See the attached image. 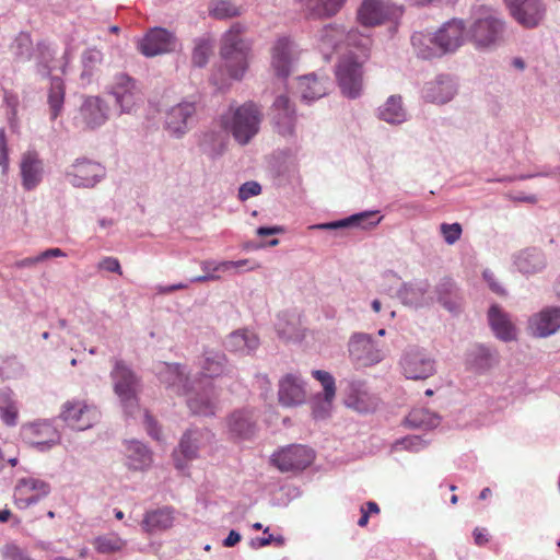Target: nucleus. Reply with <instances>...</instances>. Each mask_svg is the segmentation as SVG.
Segmentation results:
<instances>
[{
  "instance_id": "obj_1",
  "label": "nucleus",
  "mask_w": 560,
  "mask_h": 560,
  "mask_svg": "<svg viewBox=\"0 0 560 560\" xmlns=\"http://www.w3.org/2000/svg\"><path fill=\"white\" fill-rule=\"evenodd\" d=\"M245 26L234 23L222 36L220 56L232 79L241 80L248 68L252 42L244 36Z\"/></svg>"
},
{
  "instance_id": "obj_2",
  "label": "nucleus",
  "mask_w": 560,
  "mask_h": 560,
  "mask_svg": "<svg viewBox=\"0 0 560 560\" xmlns=\"http://www.w3.org/2000/svg\"><path fill=\"white\" fill-rule=\"evenodd\" d=\"M261 119L258 105L246 102L238 106H230L221 116V126L238 144L246 145L259 132Z\"/></svg>"
},
{
  "instance_id": "obj_3",
  "label": "nucleus",
  "mask_w": 560,
  "mask_h": 560,
  "mask_svg": "<svg viewBox=\"0 0 560 560\" xmlns=\"http://www.w3.org/2000/svg\"><path fill=\"white\" fill-rule=\"evenodd\" d=\"M505 22L500 13L488 5L475 9L474 22L469 27V37L477 48L495 47L503 38Z\"/></svg>"
},
{
  "instance_id": "obj_4",
  "label": "nucleus",
  "mask_w": 560,
  "mask_h": 560,
  "mask_svg": "<svg viewBox=\"0 0 560 560\" xmlns=\"http://www.w3.org/2000/svg\"><path fill=\"white\" fill-rule=\"evenodd\" d=\"M114 392L118 396L125 412L129 416L138 410V393L141 387L140 378L122 360L116 359L110 372Z\"/></svg>"
},
{
  "instance_id": "obj_5",
  "label": "nucleus",
  "mask_w": 560,
  "mask_h": 560,
  "mask_svg": "<svg viewBox=\"0 0 560 560\" xmlns=\"http://www.w3.org/2000/svg\"><path fill=\"white\" fill-rule=\"evenodd\" d=\"M107 93L114 98L119 116L136 113L143 102L137 80L124 72L114 75Z\"/></svg>"
},
{
  "instance_id": "obj_6",
  "label": "nucleus",
  "mask_w": 560,
  "mask_h": 560,
  "mask_svg": "<svg viewBox=\"0 0 560 560\" xmlns=\"http://www.w3.org/2000/svg\"><path fill=\"white\" fill-rule=\"evenodd\" d=\"M350 361L357 368H369L382 362L386 355L384 345L366 332H354L348 341Z\"/></svg>"
},
{
  "instance_id": "obj_7",
  "label": "nucleus",
  "mask_w": 560,
  "mask_h": 560,
  "mask_svg": "<svg viewBox=\"0 0 560 560\" xmlns=\"http://www.w3.org/2000/svg\"><path fill=\"white\" fill-rule=\"evenodd\" d=\"M399 366L408 380L423 381L436 373V362L431 353L421 347L409 346L401 353Z\"/></svg>"
},
{
  "instance_id": "obj_8",
  "label": "nucleus",
  "mask_w": 560,
  "mask_h": 560,
  "mask_svg": "<svg viewBox=\"0 0 560 560\" xmlns=\"http://www.w3.org/2000/svg\"><path fill=\"white\" fill-rule=\"evenodd\" d=\"M106 167L85 156L75 159L65 171V178L74 188L91 189L106 177Z\"/></svg>"
},
{
  "instance_id": "obj_9",
  "label": "nucleus",
  "mask_w": 560,
  "mask_h": 560,
  "mask_svg": "<svg viewBox=\"0 0 560 560\" xmlns=\"http://www.w3.org/2000/svg\"><path fill=\"white\" fill-rule=\"evenodd\" d=\"M402 14V5L388 1L364 0L358 11V19L364 26H376L385 22L397 23Z\"/></svg>"
},
{
  "instance_id": "obj_10",
  "label": "nucleus",
  "mask_w": 560,
  "mask_h": 560,
  "mask_svg": "<svg viewBox=\"0 0 560 560\" xmlns=\"http://www.w3.org/2000/svg\"><path fill=\"white\" fill-rule=\"evenodd\" d=\"M189 387L187 407L191 413L197 416H214L217 410V392L211 381L195 380Z\"/></svg>"
},
{
  "instance_id": "obj_11",
  "label": "nucleus",
  "mask_w": 560,
  "mask_h": 560,
  "mask_svg": "<svg viewBox=\"0 0 560 560\" xmlns=\"http://www.w3.org/2000/svg\"><path fill=\"white\" fill-rule=\"evenodd\" d=\"M109 105L100 96H85L73 124L80 129H96L109 119Z\"/></svg>"
},
{
  "instance_id": "obj_12",
  "label": "nucleus",
  "mask_w": 560,
  "mask_h": 560,
  "mask_svg": "<svg viewBox=\"0 0 560 560\" xmlns=\"http://www.w3.org/2000/svg\"><path fill=\"white\" fill-rule=\"evenodd\" d=\"M511 16L525 28L539 26L547 13L544 0H505Z\"/></svg>"
},
{
  "instance_id": "obj_13",
  "label": "nucleus",
  "mask_w": 560,
  "mask_h": 560,
  "mask_svg": "<svg viewBox=\"0 0 560 560\" xmlns=\"http://www.w3.org/2000/svg\"><path fill=\"white\" fill-rule=\"evenodd\" d=\"M23 439L39 452H46L60 443L61 435L49 420H38L22 427Z\"/></svg>"
},
{
  "instance_id": "obj_14",
  "label": "nucleus",
  "mask_w": 560,
  "mask_h": 560,
  "mask_svg": "<svg viewBox=\"0 0 560 560\" xmlns=\"http://www.w3.org/2000/svg\"><path fill=\"white\" fill-rule=\"evenodd\" d=\"M50 491V485L43 479L35 477L20 478L14 487V503L20 510H25L37 504Z\"/></svg>"
},
{
  "instance_id": "obj_15",
  "label": "nucleus",
  "mask_w": 560,
  "mask_h": 560,
  "mask_svg": "<svg viewBox=\"0 0 560 560\" xmlns=\"http://www.w3.org/2000/svg\"><path fill=\"white\" fill-rule=\"evenodd\" d=\"M299 59L296 45L288 37H280L271 48V67L280 79H287Z\"/></svg>"
},
{
  "instance_id": "obj_16",
  "label": "nucleus",
  "mask_w": 560,
  "mask_h": 560,
  "mask_svg": "<svg viewBox=\"0 0 560 560\" xmlns=\"http://www.w3.org/2000/svg\"><path fill=\"white\" fill-rule=\"evenodd\" d=\"M314 460V452L304 445H290L275 453L272 464L282 472L303 470Z\"/></svg>"
},
{
  "instance_id": "obj_17",
  "label": "nucleus",
  "mask_w": 560,
  "mask_h": 560,
  "mask_svg": "<svg viewBox=\"0 0 560 560\" xmlns=\"http://www.w3.org/2000/svg\"><path fill=\"white\" fill-rule=\"evenodd\" d=\"M60 418L72 429L83 431L100 419L98 410L81 400H69L62 406Z\"/></svg>"
},
{
  "instance_id": "obj_18",
  "label": "nucleus",
  "mask_w": 560,
  "mask_h": 560,
  "mask_svg": "<svg viewBox=\"0 0 560 560\" xmlns=\"http://www.w3.org/2000/svg\"><path fill=\"white\" fill-rule=\"evenodd\" d=\"M336 77L342 94L357 98L362 91V66L352 58H343L336 69Z\"/></svg>"
},
{
  "instance_id": "obj_19",
  "label": "nucleus",
  "mask_w": 560,
  "mask_h": 560,
  "mask_svg": "<svg viewBox=\"0 0 560 560\" xmlns=\"http://www.w3.org/2000/svg\"><path fill=\"white\" fill-rule=\"evenodd\" d=\"M196 114V103L183 101L172 106L165 116V128L174 138H182L190 129Z\"/></svg>"
},
{
  "instance_id": "obj_20",
  "label": "nucleus",
  "mask_w": 560,
  "mask_h": 560,
  "mask_svg": "<svg viewBox=\"0 0 560 560\" xmlns=\"http://www.w3.org/2000/svg\"><path fill=\"white\" fill-rule=\"evenodd\" d=\"M175 35L163 27H152L138 42L139 51L145 57H155L174 50Z\"/></svg>"
},
{
  "instance_id": "obj_21",
  "label": "nucleus",
  "mask_w": 560,
  "mask_h": 560,
  "mask_svg": "<svg viewBox=\"0 0 560 560\" xmlns=\"http://www.w3.org/2000/svg\"><path fill=\"white\" fill-rule=\"evenodd\" d=\"M257 420L256 409L249 407L236 409L226 418L229 434L233 439L248 440L256 432Z\"/></svg>"
},
{
  "instance_id": "obj_22",
  "label": "nucleus",
  "mask_w": 560,
  "mask_h": 560,
  "mask_svg": "<svg viewBox=\"0 0 560 560\" xmlns=\"http://www.w3.org/2000/svg\"><path fill=\"white\" fill-rule=\"evenodd\" d=\"M271 120L276 131L284 137L292 138L295 131V109L285 95L276 97L271 107Z\"/></svg>"
},
{
  "instance_id": "obj_23",
  "label": "nucleus",
  "mask_w": 560,
  "mask_h": 560,
  "mask_svg": "<svg viewBox=\"0 0 560 560\" xmlns=\"http://www.w3.org/2000/svg\"><path fill=\"white\" fill-rule=\"evenodd\" d=\"M278 400L282 407L292 408L306 400L305 382L299 374L288 373L279 381Z\"/></svg>"
},
{
  "instance_id": "obj_24",
  "label": "nucleus",
  "mask_w": 560,
  "mask_h": 560,
  "mask_svg": "<svg viewBox=\"0 0 560 560\" xmlns=\"http://www.w3.org/2000/svg\"><path fill=\"white\" fill-rule=\"evenodd\" d=\"M464 22L453 19L445 22L435 33L434 39L440 55L454 52L464 43Z\"/></svg>"
},
{
  "instance_id": "obj_25",
  "label": "nucleus",
  "mask_w": 560,
  "mask_h": 560,
  "mask_svg": "<svg viewBox=\"0 0 560 560\" xmlns=\"http://www.w3.org/2000/svg\"><path fill=\"white\" fill-rule=\"evenodd\" d=\"M397 294L404 305L415 308L430 305L434 300L431 285L425 279L404 283Z\"/></svg>"
},
{
  "instance_id": "obj_26",
  "label": "nucleus",
  "mask_w": 560,
  "mask_h": 560,
  "mask_svg": "<svg viewBox=\"0 0 560 560\" xmlns=\"http://www.w3.org/2000/svg\"><path fill=\"white\" fill-rule=\"evenodd\" d=\"M457 83L450 75H439L435 80L427 82L422 90L425 102L444 105L450 103L457 94Z\"/></svg>"
},
{
  "instance_id": "obj_27",
  "label": "nucleus",
  "mask_w": 560,
  "mask_h": 560,
  "mask_svg": "<svg viewBox=\"0 0 560 560\" xmlns=\"http://www.w3.org/2000/svg\"><path fill=\"white\" fill-rule=\"evenodd\" d=\"M213 440L214 434L206 428L188 429L180 439L179 453L186 460H192L198 457L199 451L210 445Z\"/></svg>"
},
{
  "instance_id": "obj_28",
  "label": "nucleus",
  "mask_w": 560,
  "mask_h": 560,
  "mask_svg": "<svg viewBox=\"0 0 560 560\" xmlns=\"http://www.w3.org/2000/svg\"><path fill=\"white\" fill-rule=\"evenodd\" d=\"M158 375L161 383L178 395L188 394L194 382L189 378L186 368L179 363L161 364Z\"/></svg>"
},
{
  "instance_id": "obj_29",
  "label": "nucleus",
  "mask_w": 560,
  "mask_h": 560,
  "mask_svg": "<svg viewBox=\"0 0 560 560\" xmlns=\"http://www.w3.org/2000/svg\"><path fill=\"white\" fill-rule=\"evenodd\" d=\"M20 174L25 190H33L40 184L44 175V164L36 151L28 150L22 154Z\"/></svg>"
},
{
  "instance_id": "obj_30",
  "label": "nucleus",
  "mask_w": 560,
  "mask_h": 560,
  "mask_svg": "<svg viewBox=\"0 0 560 560\" xmlns=\"http://www.w3.org/2000/svg\"><path fill=\"white\" fill-rule=\"evenodd\" d=\"M529 328L533 335L539 338L556 334L560 329V307H546L533 315L529 319Z\"/></svg>"
},
{
  "instance_id": "obj_31",
  "label": "nucleus",
  "mask_w": 560,
  "mask_h": 560,
  "mask_svg": "<svg viewBox=\"0 0 560 560\" xmlns=\"http://www.w3.org/2000/svg\"><path fill=\"white\" fill-rule=\"evenodd\" d=\"M499 362V353L482 343L472 346L466 353V364L476 373H485Z\"/></svg>"
},
{
  "instance_id": "obj_32",
  "label": "nucleus",
  "mask_w": 560,
  "mask_h": 560,
  "mask_svg": "<svg viewBox=\"0 0 560 560\" xmlns=\"http://www.w3.org/2000/svg\"><path fill=\"white\" fill-rule=\"evenodd\" d=\"M488 322L494 336L502 341H512L516 338V329L510 315L500 306L492 305L488 311Z\"/></svg>"
},
{
  "instance_id": "obj_33",
  "label": "nucleus",
  "mask_w": 560,
  "mask_h": 560,
  "mask_svg": "<svg viewBox=\"0 0 560 560\" xmlns=\"http://www.w3.org/2000/svg\"><path fill=\"white\" fill-rule=\"evenodd\" d=\"M514 265L524 275H533L542 271L547 266L544 252L537 247H528L514 256Z\"/></svg>"
},
{
  "instance_id": "obj_34",
  "label": "nucleus",
  "mask_w": 560,
  "mask_h": 560,
  "mask_svg": "<svg viewBox=\"0 0 560 560\" xmlns=\"http://www.w3.org/2000/svg\"><path fill=\"white\" fill-rule=\"evenodd\" d=\"M377 117L393 126L401 125L409 119L408 112L402 103L400 95H390L377 108Z\"/></svg>"
},
{
  "instance_id": "obj_35",
  "label": "nucleus",
  "mask_w": 560,
  "mask_h": 560,
  "mask_svg": "<svg viewBox=\"0 0 560 560\" xmlns=\"http://www.w3.org/2000/svg\"><path fill=\"white\" fill-rule=\"evenodd\" d=\"M330 81L327 77H317L316 74H307L300 78L299 90L302 100L311 103L327 94Z\"/></svg>"
},
{
  "instance_id": "obj_36",
  "label": "nucleus",
  "mask_w": 560,
  "mask_h": 560,
  "mask_svg": "<svg viewBox=\"0 0 560 560\" xmlns=\"http://www.w3.org/2000/svg\"><path fill=\"white\" fill-rule=\"evenodd\" d=\"M225 345L230 351L248 355L259 347V338L254 331L236 330L229 335Z\"/></svg>"
},
{
  "instance_id": "obj_37",
  "label": "nucleus",
  "mask_w": 560,
  "mask_h": 560,
  "mask_svg": "<svg viewBox=\"0 0 560 560\" xmlns=\"http://www.w3.org/2000/svg\"><path fill=\"white\" fill-rule=\"evenodd\" d=\"M126 447L127 466L133 470H141L150 466L152 462L151 452L141 442L128 441Z\"/></svg>"
},
{
  "instance_id": "obj_38",
  "label": "nucleus",
  "mask_w": 560,
  "mask_h": 560,
  "mask_svg": "<svg viewBox=\"0 0 560 560\" xmlns=\"http://www.w3.org/2000/svg\"><path fill=\"white\" fill-rule=\"evenodd\" d=\"M103 52L97 48H88L82 52V71L80 73V81L82 85H88L93 81L94 75L103 62Z\"/></svg>"
},
{
  "instance_id": "obj_39",
  "label": "nucleus",
  "mask_w": 560,
  "mask_h": 560,
  "mask_svg": "<svg viewBox=\"0 0 560 560\" xmlns=\"http://www.w3.org/2000/svg\"><path fill=\"white\" fill-rule=\"evenodd\" d=\"M0 419L8 427H15L19 419V404L11 388L0 389Z\"/></svg>"
},
{
  "instance_id": "obj_40",
  "label": "nucleus",
  "mask_w": 560,
  "mask_h": 560,
  "mask_svg": "<svg viewBox=\"0 0 560 560\" xmlns=\"http://www.w3.org/2000/svg\"><path fill=\"white\" fill-rule=\"evenodd\" d=\"M345 36L346 31L338 25H327L319 32V49L325 59L343 43Z\"/></svg>"
},
{
  "instance_id": "obj_41",
  "label": "nucleus",
  "mask_w": 560,
  "mask_h": 560,
  "mask_svg": "<svg viewBox=\"0 0 560 560\" xmlns=\"http://www.w3.org/2000/svg\"><path fill=\"white\" fill-rule=\"evenodd\" d=\"M173 513L170 508L147 512L142 521V528L148 533H155L170 528L173 525Z\"/></svg>"
},
{
  "instance_id": "obj_42",
  "label": "nucleus",
  "mask_w": 560,
  "mask_h": 560,
  "mask_svg": "<svg viewBox=\"0 0 560 560\" xmlns=\"http://www.w3.org/2000/svg\"><path fill=\"white\" fill-rule=\"evenodd\" d=\"M199 365L205 377H217L226 371V358L219 351H205Z\"/></svg>"
},
{
  "instance_id": "obj_43",
  "label": "nucleus",
  "mask_w": 560,
  "mask_h": 560,
  "mask_svg": "<svg viewBox=\"0 0 560 560\" xmlns=\"http://www.w3.org/2000/svg\"><path fill=\"white\" fill-rule=\"evenodd\" d=\"M276 330L285 340H300L303 337L298 316L287 312L278 315Z\"/></svg>"
},
{
  "instance_id": "obj_44",
  "label": "nucleus",
  "mask_w": 560,
  "mask_h": 560,
  "mask_svg": "<svg viewBox=\"0 0 560 560\" xmlns=\"http://www.w3.org/2000/svg\"><path fill=\"white\" fill-rule=\"evenodd\" d=\"M65 102V83L59 77H50L48 90V105L50 119L55 120L62 112Z\"/></svg>"
},
{
  "instance_id": "obj_45",
  "label": "nucleus",
  "mask_w": 560,
  "mask_h": 560,
  "mask_svg": "<svg viewBox=\"0 0 560 560\" xmlns=\"http://www.w3.org/2000/svg\"><path fill=\"white\" fill-rule=\"evenodd\" d=\"M439 415L424 409L417 408L409 412L406 423L412 429L431 430L440 424Z\"/></svg>"
},
{
  "instance_id": "obj_46",
  "label": "nucleus",
  "mask_w": 560,
  "mask_h": 560,
  "mask_svg": "<svg viewBox=\"0 0 560 560\" xmlns=\"http://www.w3.org/2000/svg\"><path fill=\"white\" fill-rule=\"evenodd\" d=\"M411 44L418 57L422 59H431L441 56L435 44L434 34L417 32L411 36Z\"/></svg>"
},
{
  "instance_id": "obj_47",
  "label": "nucleus",
  "mask_w": 560,
  "mask_h": 560,
  "mask_svg": "<svg viewBox=\"0 0 560 560\" xmlns=\"http://www.w3.org/2000/svg\"><path fill=\"white\" fill-rule=\"evenodd\" d=\"M347 0H307L306 9L313 18L335 15Z\"/></svg>"
},
{
  "instance_id": "obj_48",
  "label": "nucleus",
  "mask_w": 560,
  "mask_h": 560,
  "mask_svg": "<svg viewBox=\"0 0 560 560\" xmlns=\"http://www.w3.org/2000/svg\"><path fill=\"white\" fill-rule=\"evenodd\" d=\"M200 148L211 159L222 155L225 150V142L219 131H207L200 140Z\"/></svg>"
},
{
  "instance_id": "obj_49",
  "label": "nucleus",
  "mask_w": 560,
  "mask_h": 560,
  "mask_svg": "<svg viewBox=\"0 0 560 560\" xmlns=\"http://www.w3.org/2000/svg\"><path fill=\"white\" fill-rule=\"evenodd\" d=\"M456 284L451 278H443L435 287L434 293L438 301L443 304L445 308L454 312L457 308L456 302L453 298L456 295Z\"/></svg>"
},
{
  "instance_id": "obj_50",
  "label": "nucleus",
  "mask_w": 560,
  "mask_h": 560,
  "mask_svg": "<svg viewBox=\"0 0 560 560\" xmlns=\"http://www.w3.org/2000/svg\"><path fill=\"white\" fill-rule=\"evenodd\" d=\"M378 213L380 211L377 210H369L349 215L346 218L347 228L371 230L378 225L383 219Z\"/></svg>"
},
{
  "instance_id": "obj_51",
  "label": "nucleus",
  "mask_w": 560,
  "mask_h": 560,
  "mask_svg": "<svg viewBox=\"0 0 560 560\" xmlns=\"http://www.w3.org/2000/svg\"><path fill=\"white\" fill-rule=\"evenodd\" d=\"M55 58V50L45 42L37 44V72L43 77H49L52 70L50 66Z\"/></svg>"
},
{
  "instance_id": "obj_52",
  "label": "nucleus",
  "mask_w": 560,
  "mask_h": 560,
  "mask_svg": "<svg viewBox=\"0 0 560 560\" xmlns=\"http://www.w3.org/2000/svg\"><path fill=\"white\" fill-rule=\"evenodd\" d=\"M212 51V45L210 40L206 38H198L195 42L192 50L191 61L192 65L199 68L205 67L208 63L209 56Z\"/></svg>"
},
{
  "instance_id": "obj_53",
  "label": "nucleus",
  "mask_w": 560,
  "mask_h": 560,
  "mask_svg": "<svg viewBox=\"0 0 560 560\" xmlns=\"http://www.w3.org/2000/svg\"><path fill=\"white\" fill-rule=\"evenodd\" d=\"M335 397H327L323 394H316L311 399L312 415L315 419H326L330 415L332 400Z\"/></svg>"
},
{
  "instance_id": "obj_54",
  "label": "nucleus",
  "mask_w": 560,
  "mask_h": 560,
  "mask_svg": "<svg viewBox=\"0 0 560 560\" xmlns=\"http://www.w3.org/2000/svg\"><path fill=\"white\" fill-rule=\"evenodd\" d=\"M2 560H33L28 551L15 542H8L0 549Z\"/></svg>"
},
{
  "instance_id": "obj_55",
  "label": "nucleus",
  "mask_w": 560,
  "mask_h": 560,
  "mask_svg": "<svg viewBox=\"0 0 560 560\" xmlns=\"http://www.w3.org/2000/svg\"><path fill=\"white\" fill-rule=\"evenodd\" d=\"M210 13L213 18L222 20L240 15L241 10L229 1L220 0L213 4Z\"/></svg>"
},
{
  "instance_id": "obj_56",
  "label": "nucleus",
  "mask_w": 560,
  "mask_h": 560,
  "mask_svg": "<svg viewBox=\"0 0 560 560\" xmlns=\"http://www.w3.org/2000/svg\"><path fill=\"white\" fill-rule=\"evenodd\" d=\"M312 375L323 386V389H324V392L322 393L323 395H326L327 397L336 396L335 378L329 372L323 371V370H314L312 372Z\"/></svg>"
},
{
  "instance_id": "obj_57",
  "label": "nucleus",
  "mask_w": 560,
  "mask_h": 560,
  "mask_svg": "<svg viewBox=\"0 0 560 560\" xmlns=\"http://www.w3.org/2000/svg\"><path fill=\"white\" fill-rule=\"evenodd\" d=\"M440 233L447 245H454L463 234V228L459 223H442Z\"/></svg>"
},
{
  "instance_id": "obj_58",
  "label": "nucleus",
  "mask_w": 560,
  "mask_h": 560,
  "mask_svg": "<svg viewBox=\"0 0 560 560\" xmlns=\"http://www.w3.org/2000/svg\"><path fill=\"white\" fill-rule=\"evenodd\" d=\"M125 542L118 537H100L96 539V549L102 553L120 550Z\"/></svg>"
},
{
  "instance_id": "obj_59",
  "label": "nucleus",
  "mask_w": 560,
  "mask_h": 560,
  "mask_svg": "<svg viewBox=\"0 0 560 560\" xmlns=\"http://www.w3.org/2000/svg\"><path fill=\"white\" fill-rule=\"evenodd\" d=\"M200 267L202 271H213V272H235V264L233 260H203L200 262Z\"/></svg>"
},
{
  "instance_id": "obj_60",
  "label": "nucleus",
  "mask_w": 560,
  "mask_h": 560,
  "mask_svg": "<svg viewBox=\"0 0 560 560\" xmlns=\"http://www.w3.org/2000/svg\"><path fill=\"white\" fill-rule=\"evenodd\" d=\"M343 43H346L347 46L366 49L371 44V39L369 36L360 34L357 30H350L349 32H346Z\"/></svg>"
},
{
  "instance_id": "obj_61",
  "label": "nucleus",
  "mask_w": 560,
  "mask_h": 560,
  "mask_svg": "<svg viewBox=\"0 0 560 560\" xmlns=\"http://www.w3.org/2000/svg\"><path fill=\"white\" fill-rule=\"evenodd\" d=\"M16 56L23 60H30L32 57V40L28 34H20L15 40Z\"/></svg>"
},
{
  "instance_id": "obj_62",
  "label": "nucleus",
  "mask_w": 560,
  "mask_h": 560,
  "mask_svg": "<svg viewBox=\"0 0 560 560\" xmlns=\"http://www.w3.org/2000/svg\"><path fill=\"white\" fill-rule=\"evenodd\" d=\"M261 192V186L255 180H249L241 185L238 188V199L246 201L247 199L258 196Z\"/></svg>"
},
{
  "instance_id": "obj_63",
  "label": "nucleus",
  "mask_w": 560,
  "mask_h": 560,
  "mask_svg": "<svg viewBox=\"0 0 560 560\" xmlns=\"http://www.w3.org/2000/svg\"><path fill=\"white\" fill-rule=\"evenodd\" d=\"M269 528L264 530L265 536L257 538L252 545L255 548H261L275 542L277 546H282L284 544V538L282 536H275L272 534H268Z\"/></svg>"
},
{
  "instance_id": "obj_64",
  "label": "nucleus",
  "mask_w": 560,
  "mask_h": 560,
  "mask_svg": "<svg viewBox=\"0 0 560 560\" xmlns=\"http://www.w3.org/2000/svg\"><path fill=\"white\" fill-rule=\"evenodd\" d=\"M98 269L106 270L108 272H116L121 275V267L119 260L115 257H104L97 265Z\"/></svg>"
}]
</instances>
